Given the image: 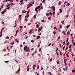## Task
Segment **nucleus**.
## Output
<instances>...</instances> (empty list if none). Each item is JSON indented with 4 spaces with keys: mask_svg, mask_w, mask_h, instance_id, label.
I'll return each instance as SVG.
<instances>
[{
    "mask_svg": "<svg viewBox=\"0 0 75 75\" xmlns=\"http://www.w3.org/2000/svg\"><path fill=\"white\" fill-rule=\"evenodd\" d=\"M31 50L30 49V48H29V47H27L26 49V52H30Z\"/></svg>",
    "mask_w": 75,
    "mask_h": 75,
    "instance_id": "nucleus-1",
    "label": "nucleus"
},
{
    "mask_svg": "<svg viewBox=\"0 0 75 75\" xmlns=\"http://www.w3.org/2000/svg\"><path fill=\"white\" fill-rule=\"evenodd\" d=\"M40 8V6H38V7H36L35 8V10L36 11H38V9H39Z\"/></svg>",
    "mask_w": 75,
    "mask_h": 75,
    "instance_id": "nucleus-2",
    "label": "nucleus"
},
{
    "mask_svg": "<svg viewBox=\"0 0 75 75\" xmlns=\"http://www.w3.org/2000/svg\"><path fill=\"white\" fill-rule=\"evenodd\" d=\"M42 29V26H41V28L40 27H39L38 30V32H40Z\"/></svg>",
    "mask_w": 75,
    "mask_h": 75,
    "instance_id": "nucleus-3",
    "label": "nucleus"
},
{
    "mask_svg": "<svg viewBox=\"0 0 75 75\" xmlns=\"http://www.w3.org/2000/svg\"><path fill=\"white\" fill-rule=\"evenodd\" d=\"M27 45H26L25 46V47L24 48V50L25 51H26V50H27Z\"/></svg>",
    "mask_w": 75,
    "mask_h": 75,
    "instance_id": "nucleus-4",
    "label": "nucleus"
},
{
    "mask_svg": "<svg viewBox=\"0 0 75 75\" xmlns=\"http://www.w3.org/2000/svg\"><path fill=\"white\" fill-rule=\"evenodd\" d=\"M20 71V67H19V69L16 72V73H17L18 72H19Z\"/></svg>",
    "mask_w": 75,
    "mask_h": 75,
    "instance_id": "nucleus-5",
    "label": "nucleus"
},
{
    "mask_svg": "<svg viewBox=\"0 0 75 75\" xmlns=\"http://www.w3.org/2000/svg\"><path fill=\"white\" fill-rule=\"evenodd\" d=\"M10 4H8L7 6H5V7H10Z\"/></svg>",
    "mask_w": 75,
    "mask_h": 75,
    "instance_id": "nucleus-6",
    "label": "nucleus"
},
{
    "mask_svg": "<svg viewBox=\"0 0 75 75\" xmlns=\"http://www.w3.org/2000/svg\"><path fill=\"white\" fill-rule=\"evenodd\" d=\"M61 23L62 24H64V23H65V22H64V21H62L61 22Z\"/></svg>",
    "mask_w": 75,
    "mask_h": 75,
    "instance_id": "nucleus-7",
    "label": "nucleus"
},
{
    "mask_svg": "<svg viewBox=\"0 0 75 75\" xmlns=\"http://www.w3.org/2000/svg\"><path fill=\"white\" fill-rule=\"evenodd\" d=\"M59 10H60V13H61L62 12V10L61 9H60Z\"/></svg>",
    "mask_w": 75,
    "mask_h": 75,
    "instance_id": "nucleus-8",
    "label": "nucleus"
},
{
    "mask_svg": "<svg viewBox=\"0 0 75 75\" xmlns=\"http://www.w3.org/2000/svg\"><path fill=\"white\" fill-rule=\"evenodd\" d=\"M36 27L37 28H38L39 27V25L38 24H37L36 25Z\"/></svg>",
    "mask_w": 75,
    "mask_h": 75,
    "instance_id": "nucleus-9",
    "label": "nucleus"
},
{
    "mask_svg": "<svg viewBox=\"0 0 75 75\" xmlns=\"http://www.w3.org/2000/svg\"><path fill=\"white\" fill-rule=\"evenodd\" d=\"M40 38V36H38L37 38H36L37 40H38L39 39V38Z\"/></svg>",
    "mask_w": 75,
    "mask_h": 75,
    "instance_id": "nucleus-10",
    "label": "nucleus"
},
{
    "mask_svg": "<svg viewBox=\"0 0 75 75\" xmlns=\"http://www.w3.org/2000/svg\"><path fill=\"white\" fill-rule=\"evenodd\" d=\"M67 35H69V34H70V33H69V31H68L67 32Z\"/></svg>",
    "mask_w": 75,
    "mask_h": 75,
    "instance_id": "nucleus-11",
    "label": "nucleus"
},
{
    "mask_svg": "<svg viewBox=\"0 0 75 75\" xmlns=\"http://www.w3.org/2000/svg\"><path fill=\"white\" fill-rule=\"evenodd\" d=\"M69 26H70V25H68L66 26V28H69Z\"/></svg>",
    "mask_w": 75,
    "mask_h": 75,
    "instance_id": "nucleus-12",
    "label": "nucleus"
},
{
    "mask_svg": "<svg viewBox=\"0 0 75 75\" xmlns=\"http://www.w3.org/2000/svg\"><path fill=\"white\" fill-rule=\"evenodd\" d=\"M1 13L2 14H4V11H2L1 12Z\"/></svg>",
    "mask_w": 75,
    "mask_h": 75,
    "instance_id": "nucleus-13",
    "label": "nucleus"
},
{
    "mask_svg": "<svg viewBox=\"0 0 75 75\" xmlns=\"http://www.w3.org/2000/svg\"><path fill=\"white\" fill-rule=\"evenodd\" d=\"M2 24L4 25V22L3 21L2 22Z\"/></svg>",
    "mask_w": 75,
    "mask_h": 75,
    "instance_id": "nucleus-14",
    "label": "nucleus"
},
{
    "mask_svg": "<svg viewBox=\"0 0 75 75\" xmlns=\"http://www.w3.org/2000/svg\"><path fill=\"white\" fill-rule=\"evenodd\" d=\"M49 14L50 15V16H52V13H51V12L49 13Z\"/></svg>",
    "mask_w": 75,
    "mask_h": 75,
    "instance_id": "nucleus-15",
    "label": "nucleus"
},
{
    "mask_svg": "<svg viewBox=\"0 0 75 75\" xmlns=\"http://www.w3.org/2000/svg\"><path fill=\"white\" fill-rule=\"evenodd\" d=\"M27 12V11H25V12L24 11H22V13H25Z\"/></svg>",
    "mask_w": 75,
    "mask_h": 75,
    "instance_id": "nucleus-16",
    "label": "nucleus"
},
{
    "mask_svg": "<svg viewBox=\"0 0 75 75\" xmlns=\"http://www.w3.org/2000/svg\"><path fill=\"white\" fill-rule=\"evenodd\" d=\"M46 15L47 16H49V13H46Z\"/></svg>",
    "mask_w": 75,
    "mask_h": 75,
    "instance_id": "nucleus-17",
    "label": "nucleus"
},
{
    "mask_svg": "<svg viewBox=\"0 0 75 75\" xmlns=\"http://www.w3.org/2000/svg\"><path fill=\"white\" fill-rule=\"evenodd\" d=\"M27 6L28 7H30V4H28V5H27Z\"/></svg>",
    "mask_w": 75,
    "mask_h": 75,
    "instance_id": "nucleus-18",
    "label": "nucleus"
},
{
    "mask_svg": "<svg viewBox=\"0 0 75 75\" xmlns=\"http://www.w3.org/2000/svg\"><path fill=\"white\" fill-rule=\"evenodd\" d=\"M61 1H59V5H61Z\"/></svg>",
    "mask_w": 75,
    "mask_h": 75,
    "instance_id": "nucleus-19",
    "label": "nucleus"
},
{
    "mask_svg": "<svg viewBox=\"0 0 75 75\" xmlns=\"http://www.w3.org/2000/svg\"><path fill=\"white\" fill-rule=\"evenodd\" d=\"M18 33V30H17V31L16 32V34H17V33Z\"/></svg>",
    "mask_w": 75,
    "mask_h": 75,
    "instance_id": "nucleus-20",
    "label": "nucleus"
},
{
    "mask_svg": "<svg viewBox=\"0 0 75 75\" xmlns=\"http://www.w3.org/2000/svg\"><path fill=\"white\" fill-rule=\"evenodd\" d=\"M70 5V4L68 3L67 4L66 6H69Z\"/></svg>",
    "mask_w": 75,
    "mask_h": 75,
    "instance_id": "nucleus-21",
    "label": "nucleus"
},
{
    "mask_svg": "<svg viewBox=\"0 0 75 75\" xmlns=\"http://www.w3.org/2000/svg\"><path fill=\"white\" fill-rule=\"evenodd\" d=\"M53 34H54V35H55L56 34V32H55V31H54L53 32Z\"/></svg>",
    "mask_w": 75,
    "mask_h": 75,
    "instance_id": "nucleus-22",
    "label": "nucleus"
},
{
    "mask_svg": "<svg viewBox=\"0 0 75 75\" xmlns=\"http://www.w3.org/2000/svg\"><path fill=\"white\" fill-rule=\"evenodd\" d=\"M75 72V70H74V69L72 70V72L74 73V72Z\"/></svg>",
    "mask_w": 75,
    "mask_h": 75,
    "instance_id": "nucleus-23",
    "label": "nucleus"
},
{
    "mask_svg": "<svg viewBox=\"0 0 75 75\" xmlns=\"http://www.w3.org/2000/svg\"><path fill=\"white\" fill-rule=\"evenodd\" d=\"M10 8V7H8L6 8L7 10H9Z\"/></svg>",
    "mask_w": 75,
    "mask_h": 75,
    "instance_id": "nucleus-24",
    "label": "nucleus"
},
{
    "mask_svg": "<svg viewBox=\"0 0 75 75\" xmlns=\"http://www.w3.org/2000/svg\"><path fill=\"white\" fill-rule=\"evenodd\" d=\"M39 68H40V65H38V67H37L38 69H39Z\"/></svg>",
    "mask_w": 75,
    "mask_h": 75,
    "instance_id": "nucleus-25",
    "label": "nucleus"
},
{
    "mask_svg": "<svg viewBox=\"0 0 75 75\" xmlns=\"http://www.w3.org/2000/svg\"><path fill=\"white\" fill-rule=\"evenodd\" d=\"M30 69V68H28L27 69V71L28 72V71H29V70Z\"/></svg>",
    "mask_w": 75,
    "mask_h": 75,
    "instance_id": "nucleus-26",
    "label": "nucleus"
},
{
    "mask_svg": "<svg viewBox=\"0 0 75 75\" xmlns=\"http://www.w3.org/2000/svg\"><path fill=\"white\" fill-rule=\"evenodd\" d=\"M4 13H6V9H5L4 10Z\"/></svg>",
    "mask_w": 75,
    "mask_h": 75,
    "instance_id": "nucleus-27",
    "label": "nucleus"
},
{
    "mask_svg": "<svg viewBox=\"0 0 75 75\" xmlns=\"http://www.w3.org/2000/svg\"><path fill=\"white\" fill-rule=\"evenodd\" d=\"M11 44H12V45H14V42H12L11 43Z\"/></svg>",
    "mask_w": 75,
    "mask_h": 75,
    "instance_id": "nucleus-28",
    "label": "nucleus"
},
{
    "mask_svg": "<svg viewBox=\"0 0 75 75\" xmlns=\"http://www.w3.org/2000/svg\"><path fill=\"white\" fill-rule=\"evenodd\" d=\"M69 47L70 48H71V47H72V45H70L69 46Z\"/></svg>",
    "mask_w": 75,
    "mask_h": 75,
    "instance_id": "nucleus-29",
    "label": "nucleus"
},
{
    "mask_svg": "<svg viewBox=\"0 0 75 75\" xmlns=\"http://www.w3.org/2000/svg\"><path fill=\"white\" fill-rule=\"evenodd\" d=\"M48 20H51V17H50L49 18H48Z\"/></svg>",
    "mask_w": 75,
    "mask_h": 75,
    "instance_id": "nucleus-30",
    "label": "nucleus"
},
{
    "mask_svg": "<svg viewBox=\"0 0 75 75\" xmlns=\"http://www.w3.org/2000/svg\"><path fill=\"white\" fill-rule=\"evenodd\" d=\"M36 18V15H35L33 17V18Z\"/></svg>",
    "mask_w": 75,
    "mask_h": 75,
    "instance_id": "nucleus-31",
    "label": "nucleus"
},
{
    "mask_svg": "<svg viewBox=\"0 0 75 75\" xmlns=\"http://www.w3.org/2000/svg\"><path fill=\"white\" fill-rule=\"evenodd\" d=\"M7 50H8L9 51H10V50H9V49H8V46L7 47Z\"/></svg>",
    "mask_w": 75,
    "mask_h": 75,
    "instance_id": "nucleus-32",
    "label": "nucleus"
},
{
    "mask_svg": "<svg viewBox=\"0 0 75 75\" xmlns=\"http://www.w3.org/2000/svg\"><path fill=\"white\" fill-rule=\"evenodd\" d=\"M63 70H64V71H66V69H65V68H63Z\"/></svg>",
    "mask_w": 75,
    "mask_h": 75,
    "instance_id": "nucleus-33",
    "label": "nucleus"
},
{
    "mask_svg": "<svg viewBox=\"0 0 75 75\" xmlns=\"http://www.w3.org/2000/svg\"><path fill=\"white\" fill-rule=\"evenodd\" d=\"M66 59H64V63H66Z\"/></svg>",
    "mask_w": 75,
    "mask_h": 75,
    "instance_id": "nucleus-34",
    "label": "nucleus"
},
{
    "mask_svg": "<svg viewBox=\"0 0 75 75\" xmlns=\"http://www.w3.org/2000/svg\"><path fill=\"white\" fill-rule=\"evenodd\" d=\"M40 8H41V9H42V8H43V7L42 6H40Z\"/></svg>",
    "mask_w": 75,
    "mask_h": 75,
    "instance_id": "nucleus-35",
    "label": "nucleus"
},
{
    "mask_svg": "<svg viewBox=\"0 0 75 75\" xmlns=\"http://www.w3.org/2000/svg\"><path fill=\"white\" fill-rule=\"evenodd\" d=\"M30 13V11H28L27 12V14H28V13Z\"/></svg>",
    "mask_w": 75,
    "mask_h": 75,
    "instance_id": "nucleus-36",
    "label": "nucleus"
},
{
    "mask_svg": "<svg viewBox=\"0 0 75 75\" xmlns=\"http://www.w3.org/2000/svg\"><path fill=\"white\" fill-rule=\"evenodd\" d=\"M52 61V58L50 59V61L51 62V61Z\"/></svg>",
    "mask_w": 75,
    "mask_h": 75,
    "instance_id": "nucleus-37",
    "label": "nucleus"
},
{
    "mask_svg": "<svg viewBox=\"0 0 75 75\" xmlns=\"http://www.w3.org/2000/svg\"><path fill=\"white\" fill-rule=\"evenodd\" d=\"M6 38L7 39V40H8V39H9V37L8 36H6Z\"/></svg>",
    "mask_w": 75,
    "mask_h": 75,
    "instance_id": "nucleus-38",
    "label": "nucleus"
},
{
    "mask_svg": "<svg viewBox=\"0 0 75 75\" xmlns=\"http://www.w3.org/2000/svg\"><path fill=\"white\" fill-rule=\"evenodd\" d=\"M65 41H64L63 43V45H65Z\"/></svg>",
    "mask_w": 75,
    "mask_h": 75,
    "instance_id": "nucleus-39",
    "label": "nucleus"
},
{
    "mask_svg": "<svg viewBox=\"0 0 75 75\" xmlns=\"http://www.w3.org/2000/svg\"><path fill=\"white\" fill-rule=\"evenodd\" d=\"M66 56L68 57V58H69V56L68 55V54H66Z\"/></svg>",
    "mask_w": 75,
    "mask_h": 75,
    "instance_id": "nucleus-40",
    "label": "nucleus"
},
{
    "mask_svg": "<svg viewBox=\"0 0 75 75\" xmlns=\"http://www.w3.org/2000/svg\"><path fill=\"white\" fill-rule=\"evenodd\" d=\"M60 55H62V52L61 51L60 52Z\"/></svg>",
    "mask_w": 75,
    "mask_h": 75,
    "instance_id": "nucleus-41",
    "label": "nucleus"
},
{
    "mask_svg": "<svg viewBox=\"0 0 75 75\" xmlns=\"http://www.w3.org/2000/svg\"><path fill=\"white\" fill-rule=\"evenodd\" d=\"M60 29H61V28H62V26L61 25H60Z\"/></svg>",
    "mask_w": 75,
    "mask_h": 75,
    "instance_id": "nucleus-42",
    "label": "nucleus"
},
{
    "mask_svg": "<svg viewBox=\"0 0 75 75\" xmlns=\"http://www.w3.org/2000/svg\"><path fill=\"white\" fill-rule=\"evenodd\" d=\"M31 42H32L33 43V42H34V40H32L31 41Z\"/></svg>",
    "mask_w": 75,
    "mask_h": 75,
    "instance_id": "nucleus-43",
    "label": "nucleus"
},
{
    "mask_svg": "<svg viewBox=\"0 0 75 75\" xmlns=\"http://www.w3.org/2000/svg\"><path fill=\"white\" fill-rule=\"evenodd\" d=\"M45 0H43L42 2L44 3H45Z\"/></svg>",
    "mask_w": 75,
    "mask_h": 75,
    "instance_id": "nucleus-44",
    "label": "nucleus"
},
{
    "mask_svg": "<svg viewBox=\"0 0 75 75\" xmlns=\"http://www.w3.org/2000/svg\"><path fill=\"white\" fill-rule=\"evenodd\" d=\"M33 37H36V36L35 35H33Z\"/></svg>",
    "mask_w": 75,
    "mask_h": 75,
    "instance_id": "nucleus-45",
    "label": "nucleus"
},
{
    "mask_svg": "<svg viewBox=\"0 0 75 75\" xmlns=\"http://www.w3.org/2000/svg\"><path fill=\"white\" fill-rule=\"evenodd\" d=\"M51 44L50 43V44L48 45V46H49V47H50V46H51Z\"/></svg>",
    "mask_w": 75,
    "mask_h": 75,
    "instance_id": "nucleus-46",
    "label": "nucleus"
},
{
    "mask_svg": "<svg viewBox=\"0 0 75 75\" xmlns=\"http://www.w3.org/2000/svg\"><path fill=\"white\" fill-rule=\"evenodd\" d=\"M71 55L73 56V57H74V53H72L71 54Z\"/></svg>",
    "mask_w": 75,
    "mask_h": 75,
    "instance_id": "nucleus-47",
    "label": "nucleus"
},
{
    "mask_svg": "<svg viewBox=\"0 0 75 75\" xmlns=\"http://www.w3.org/2000/svg\"><path fill=\"white\" fill-rule=\"evenodd\" d=\"M57 64H59V62L58 61L57 62Z\"/></svg>",
    "mask_w": 75,
    "mask_h": 75,
    "instance_id": "nucleus-48",
    "label": "nucleus"
},
{
    "mask_svg": "<svg viewBox=\"0 0 75 75\" xmlns=\"http://www.w3.org/2000/svg\"><path fill=\"white\" fill-rule=\"evenodd\" d=\"M33 67H36V65L35 64V65H33Z\"/></svg>",
    "mask_w": 75,
    "mask_h": 75,
    "instance_id": "nucleus-49",
    "label": "nucleus"
},
{
    "mask_svg": "<svg viewBox=\"0 0 75 75\" xmlns=\"http://www.w3.org/2000/svg\"><path fill=\"white\" fill-rule=\"evenodd\" d=\"M15 25H17V22H16V21H15Z\"/></svg>",
    "mask_w": 75,
    "mask_h": 75,
    "instance_id": "nucleus-50",
    "label": "nucleus"
},
{
    "mask_svg": "<svg viewBox=\"0 0 75 75\" xmlns=\"http://www.w3.org/2000/svg\"><path fill=\"white\" fill-rule=\"evenodd\" d=\"M11 3H13V0H10Z\"/></svg>",
    "mask_w": 75,
    "mask_h": 75,
    "instance_id": "nucleus-51",
    "label": "nucleus"
},
{
    "mask_svg": "<svg viewBox=\"0 0 75 75\" xmlns=\"http://www.w3.org/2000/svg\"><path fill=\"white\" fill-rule=\"evenodd\" d=\"M13 4H14L13 3H11V6H12L13 5Z\"/></svg>",
    "mask_w": 75,
    "mask_h": 75,
    "instance_id": "nucleus-52",
    "label": "nucleus"
},
{
    "mask_svg": "<svg viewBox=\"0 0 75 75\" xmlns=\"http://www.w3.org/2000/svg\"><path fill=\"white\" fill-rule=\"evenodd\" d=\"M64 35H66V33L65 32L64 33Z\"/></svg>",
    "mask_w": 75,
    "mask_h": 75,
    "instance_id": "nucleus-53",
    "label": "nucleus"
},
{
    "mask_svg": "<svg viewBox=\"0 0 75 75\" xmlns=\"http://www.w3.org/2000/svg\"><path fill=\"white\" fill-rule=\"evenodd\" d=\"M41 48H39V52H41Z\"/></svg>",
    "mask_w": 75,
    "mask_h": 75,
    "instance_id": "nucleus-54",
    "label": "nucleus"
},
{
    "mask_svg": "<svg viewBox=\"0 0 75 75\" xmlns=\"http://www.w3.org/2000/svg\"><path fill=\"white\" fill-rule=\"evenodd\" d=\"M19 17L20 18V17H21V15H20L19 16Z\"/></svg>",
    "mask_w": 75,
    "mask_h": 75,
    "instance_id": "nucleus-55",
    "label": "nucleus"
},
{
    "mask_svg": "<svg viewBox=\"0 0 75 75\" xmlns=\"http://www.w3.org/2000/svg\"><path fill=\"white\" fill-rule=\"evenodd\" d=\"M26 16L28 17H29V15L27 14V15H26Z\"/></svg>",
    "mask_w": 75,
    "mask_h": 75,
    "instance_id": "nucleus-56",
    "label": "nucleus"
},
{
    "mask_svg": "<svg viewBox=\"0 0 75 75\" xmlns=\"http://www.w3.org/2000/svg\"><path fill=\"white\" fill-rule=\"evenodd\" d=\"M54 8V6H52V9H53Z\"/></svg>",
    "mask_w": 75,
    "mask_h": 75,
    "instance_id": "nucleus-57",
    "label": "nucleus"
},
{
    "mask_svg": "<svg viewBox=\"0 0 75 75\" xmlns=\"http://www.w3.org/2000/svg\"><path fill=\"white\" fill-rule=\"evenodd\" d=\"M20 3H22V2H23V0H21L20 1Z\"/></svg>",
    "mask_w": 75,
    "mask_h": 75,
    "instance_id": "nucleus-58",
    "label": "nucleus"
},
{
    "mask_svg": "<svg viewBox=\"0 0 75 75\" xmlns=\"http://www.w3.org/2000/svg\"><path fill=\"white\" fill-rule=\"evenodd\" d=\"M55 7L53 9V11H55Z\"/></svg>",
    "mask_w": 75,
    "mask_h": 75,
    "instance_id": "nucleus-59",
    "label": "nucleus"
},
{
    "mask_svg": "<svg viewBox=\"0 0 75 75\" xmlns=\"http://www.w3.org/2000/svg\"><path fill=\"white\" fill-rule=\"evenodd\" d=\"M68 44H69V42H68L66 44V45H67V46H68Z\"/></svg>",
    "mask_w": 75,
    "mask_h": 75,
    "instance_id": "nucleus-60",
    "label": "nucleus"
},
{
    "mask_svg": "<svg viewBox=\"0 0 75 75\" xmlns=\"http://www.w3.org/2000/svg\"><path fill=\"white\" fill-rule=\"evenodd\" d=\"M20 28H23V27L21 26H20Z\"/></svg>",
    "mask_w": 75,
    "mask_h": 75,
    "instance_id": "nucleus-61",
    "label": "nucleus"
},
{
    "mask_svg": "<svg viewBox=\"0 0 75 75\" xmlns=\"http://www.w3.org/2000/svg\"><path fill=\"white\" fill-rule=\"evenodd\" d=\"M8 62H9V61H6L5 62H6V63H8Z\"/></svg>",
    "mask_w": 75,
    "mask_h": 75,
    "instance_id": "nucleus-62",
    "label": "nucleus"
},
{
    "mask_svg": "<svg viewBox=\"0 0 75 75\" xmlns=\"http://www.w3.org/2000/svg\"><path fill=\"white\" fill-rule=\"evenodd\" d=\"M16 42H17V43H18V42H19L18 40H16Z\"/></svg>",
    "mask_w": 75,
    "mask_h": 75,
    "instance_id": "nucleus-63",
    "label": "nucleus"
},
{
    "mask_svg": "<svg viewBox=\"0 0 75 75\" xmlns=\"http://www.w3.org/2000/svg\"><path fill=\"white\" fill-rule=\"evenodd\" d=\"M73 44L74 45H75V42H74L73 43Z\"/></svg>",
    "mask_w": 75,
    "mask_h": 75,
    "instance_id": "nucleus-64",
    "label": "nucleus"
}]
</instances>
